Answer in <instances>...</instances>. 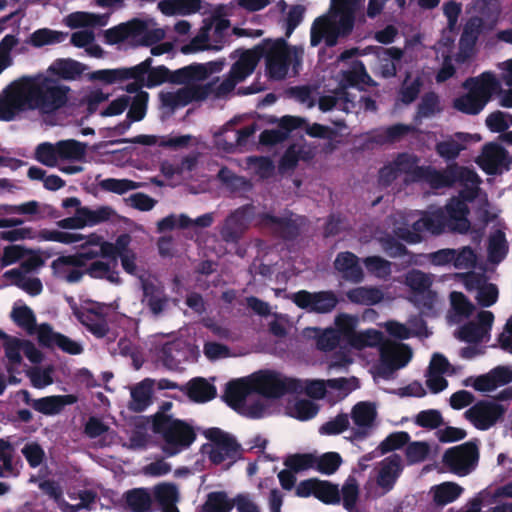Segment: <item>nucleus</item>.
<instances>
[{
  "instance_id": "32",
  "label": "nucleus",
  "mask_w": 512,
  "mask_h": 512,
  "mask_svg": "<svg viewBox=\"0 0 512 512\" xmlns=\"http://www.w3.org/2000/svg\"><path fill=\"white\" fill-rule=\"evenodd\" d=\"M346 297L351 303L373 306L384 299L383 291L378 287L360 286L346 292Z\"/></svg>"
},
{
  "instance_id": "11",
  "label": "nucleus",
  "mask_w": 512,
  "mask_h": 512,
  "mask_svg": "<svg viewBox=\"0 0 512 512\" xmlns=\"http://www.w3.org/2000/svg\"><path fill=\"white\" fill-rule=\"evenodd\" d=\"M291 300L300 309L317 314L330 313L339 303L337 295L332 290L318 292L299 290L292 294Z\"/></svg>"
},
{
  "instance_id": "4",
  "label": "nucleus",
  "mask_w": 512,
  "mask_h": 512,
  "mask_svg": "<svg viewBox=\"0 0 512 512\" xmlns=\"http://www.w3.org/2000/svg\"><path fill=\"white\" fill-rule=\"evenodd\" d=\"M151 431L159 436L163 444L162 452L167 457H173L187 450L196 440L194 427L184 420L174 417H157Z\"/></svg>"
},
{
  "instance_id": "50",
  "label": "nucleus",
  "mask_w": 512,
  "mask_h": 512,
  "mask_svg": "<svg viewBox=\"0 0 512 512\" xmlns=\"http://www.w3.org/2000/svg\"><path fill=\"white\" fill-rule=\"evenodd\" d=\"M314 497L325 504H339L341 501L338 486L329 481L319 479L316 481Z\"/></svg>"
},
{
  "instance_id": "64",
  "label": "nucleus",
  "mask_w": 512,
  "mask_h": 512,
  "mask_svg": "<svg viewBox=\"0 0 512 512\" xmlns=\"http://www.w3.org/2000/svg\"><path fill=\"white\" fill-rule=\"evenodd\" d=\"M91 79L105 84H114L128 80L126 67L96 70L92 72Z\"/></svg>"
},
{
  "instance_id": "36",
  "label": "nucleus",
  "mask_w": 512,
  "mask_h": 512,
  "mask_svg": "<svg viewBox=\"0 0 512 512\" xmlns=\"http://www.w3.org/2000/svg\"><path fill=\"white\" fill-rule=\"evenodd\" d=\"M377 417L376 407L370 402L357 403L351 412L354 424L361 428H371Z\"/></svg>"
},
{
  "instance_id": "16",
  "label": "nucleus",
  "mask_w": 512,
  "mask_h": 512,
  "mask_svg": "<svg viewBox=\"0 0 512 512\" xmlns=\"http://www.w3.org/2000/svg\"><path fill=\"white\" fill-rule=\"evenodd\" d=\"M74 315L78 321L96 338H104L110 332V327L103 308H88L80 310L77 304L74 305Z\"/></svg>"
},
{
  "instance_id": "24",
  "label": "nucleus",
  "mask_w": 512,
  "mask_h": 512,
  "mask_svg": "<svg viewBox=\"0 0 512 512\" xmlns=\"http://www.w3.org/2000/svg\"><path fill=\"white\" fill-rule=\"evenodd\" d=\"M78 401L74 394L51 395L36 399L33 403V409L46 416L60 414L67 405H73Z\"/></svg>"
},
{
  "instance_id": "47",
  "label": "nucleus",
  "mask_w": 512,
  "mask_h": 512,
  "mask_svg": "<svg viewBox=\"0 0 512 512\" xmlns=\"http://www.w3.org/2000/svg\"><path fill=\"white\" fill-rule=\"evenodd\" d=\"M234 507V499L230 500L223 491L211 492L203 505L204 512H230Z\"/></svg>"
},
{
  "instance_id": "59",
  "label": "nucleus",
  "mask_w": 512,
  "mask_h": 512,
  "mask_svg": "<svg viewBox=\"0 0 512 512\" xmlns=\"http://www.w3.org/2000/svg\"><path fill=\"white\" fill-rule=\"evenodd\" d=\"M443 422L441 412L436 409L422 410L416 415L414 420L417 426L430 430L437 429Z\"/></svg>"
},
{
  "instance_id": "61",
  "label": "nucleus",
  "mask_w": 512,
  "mask_h": 512,
  "mask_svg": "<svg viewBox=\"0 0 512 512\" xmlns=\"http://www.w3.org/2000/svg\"><path fill=\"white\" fill-rule=\"evenodd\" d=\"M316 457L312 454H293L284 460V465L294 473L314 467Z\"/></svg>"
},
{
  "instance_id": "15",
  "label": "nucleus",
  "mask_w": 512,
  "mask_h": 512,
  "mask_svg": "<svg viewBox=\"0 0 512 512\" xmlns=\"http://www.w3.org/2000/svg\"><path fill=\"white\" fill-rule=\"evenodd\" d=\"M431 277L418 269H412L405 275V284L415 294L421 296V304L427 309H432L436 301V292L431 290Z\"/></svg>"
},
{
  "instance_id": "2",
  "label": "nucleus",
  "mask_w": 512,
  "mask_h": 512,
  "mask_svg": "<svg viewBox=\"0 0 512 512\" xmlns=\"http://www.w3.org/2000/svg\"><path fill=\"white\" fill-rule=\"evenodd\" d=\"M469 213L467 204L459 198H451L444 208L423 211L421 217L413 223V228L433 235H440L446 229L466 234L471 227Z\"/></svg>"
},
{
  "instance_id": "62",
  "label": "nucleus",
  "mask_w": 512,
  "mask_h": 512,
  "mask_svg": "<svg viewBox=\"0 0 512 512\" xmlns=\"http://www.w3.org/2000/svg\"><path fill=\"white\" fill-rule=\"evenodd\" d=\"M35 158L38 162L48 167H54L57 164L58 147L48 142L41 143L35 151Z\"/></svg>"
},
{
  "instance_id": "53",
  "label": "nucleus",
  "mask_w": 512,
  "mask_h": 512,
  "mask_svg": "<svg viewBox=\"0 0 512 512\" xmlns=\"http://www.w3.org/2000/svg\"><path fill=\"white\" fill-rule=\"evenodd\" d=\"M148 100L149 94L146 91H140L132 97L129 104L130 107L127 113V119L135 122L141 121L146 115Z\"/></svg>"
},
{
  "instance_id": "14",
  "label": "nucleus",
  "mask_w": 512,
  "mask_h": 512,
  "mask_svg": "<svg viewBox=\"0 0 512 512\" xmlns=\"http://www.w3.org/2000/svg\"><path fill=\"white\" fill-rule=\"evenodd\" d=\"M358 323V318L356 316L340 313L335 318V330L338 331V335L341 338L344 337L349 340V342L356 347L370 346L372 345V341L370 339L371 334L374 336H379L380 333L371 330L365 333L358 334L355 329Z\"/></svg>"
},
{
  "instance_id": "30",
  "label": "nucleus",
  "mask_w": 512,
  "mask_h": 512,
  "mask_svg": "<svg viewBox=\"0 0 512 512\" xmlns=\"http://www.w3.org/2000/svg\"><path fill=\"white\" fill-rule=\"evenodd\" d=\"M471 135L468 133L457 132L455 138H449L436 143V153L446 161L455 160L461 151L466 147L464 145L470 139Z\"/></svg>"
},
{
  "instance_id": "21",
  "label": "nucleus",
  "mask_w": 512,
  "mask_h": 512,
  "mask_svg": "<svg viewBox=\"0 0 512 512\" xmlns=\"http://www.w3.org/2000/svg\"><path fill=\"white\" fill-rule=\"evenodd\" d=\"M334 268L341 273L345 281L358 284L364 279V273L359 264V258L350 251L337 254L334 261Z\"/></svg>"
},
{
  "instance_id": "25",
  "label": "nucleus",
  "mask_w": 512,
  "mask_h": 512,
  "mask_svg": "<svg viewBox=\"0 0 512 512\" xmlns=\"http://www.w3.org/2000/svg\"><path fill=\"white\" fill-rule=\"evenodd\" d=\"M144 21L134 18L126 23H121L115 27L105 31V40L108 44H119L125 40L131 39L135 41L144 29Z\"/></svg>"
},
{
  "instance_id": "52",
  "label": "nucleus",
  "mask_w": 512,
  "mask_h": 512,
  "mask_svg": "<svg viewBox=\"0 0 512 512\" xmlns=\"http://www.w3.org/2000/svg\"><path fill=\"white\" fill-rule=\"evenodd\" d=\"M99 186L104 191L123 195L128 191L140 188L141 183L130 179L106 178L99 182Z\"/></svg>"
},
{
  "instance_id": "63",
  "label": "nucleus",
  "mask_w": 512,
  "mask_h": 512,
  "mask_svg": "<svg viewBox=\"0 0 512 512\" xmlns=\"http://www.w3.org/2000/svg\"><path fill=\"white\" fill-rule=\"evenodd\" d=\"M430 447L427 442L415 441L407 444L405 455L409 464L425 461L429 455Z\"/></svg>"
},
{
  "instance_id": "58",
  "label": "nucleus",
  "mask_w": 512,
  "mask_h": 512,
  "mask_svg": "<svg viewBox=\"0 0 512 512\" xmlns=\"http://www.w3.org/2000/svg\"><path fill=\"white\" fill-rule=\"evenodd\" d=\"M342 463V458L337 452H327L316 457V469L325 475H331L335 473Z\"/></svg>"
},
{
  "instance_id": "48",
  "label": "nucleus",
  "mask_w": 512,
  "mask_h": 512,
  "mask_svg": "<svg viewBox=\"0 0 512 512\" xmlns=\"http://www.w3.org/2000/svg\"><path fill=\"white\" fill-rule=\"evenodd\" d=\"M60 159L80 161L85 156L86 145L77 140H62L57 142Z\"/></svg>"
},
{
  "instance_id": "60",
  "label": "nucleus",
  "mask_w": 512,
  "mask_h": 512,
  "mask_svg": "<svg viewBox=\"0 0 512 512\" xmlns=\"http://www.w3.org/2000/svg\"><path fill=\"white\" fill-rule=\"evenodd\" d=\"M144 300L154 315L160 314L168 301L162 292L156 290L154 286L144 287Z\"/></svg>"
},
{
  "instance_id": "22",
  "label": "nucleus",
  "mask_w": 512,
  "mask_h": 512,
  "mask_svg": "<svg viewBox=\"0 0 512 512\" xmlns=\"http://www.w3.org/2000/svg\"><path fill=\"white\" fill-rule=\"evenodd\" d=\"M251 393H253L252 384L248 377L228 382L223 397L229 407L239 411L244 406L246 397Z\"/></svg>"
},
{
  "instance_id": "5",
  "label": "nucleus",
  "mask_w": 512,
  "mask_h": 512,
  "mask_svg": "<svg viewBox=\"0 0 512 512\" xmlns=\"http://www.w3.org/2000/svg\"><path fill=\"white\" fill-rule=\"evenodd\" d=\"M256 51L259 59L265 57L267 74L273 80L285 79L292 62L300 63L297 49L291 48L284 38L265 39L256 46Z\"/></svg>"
},
{
  "instance_id": "12",
  "label": "nucleus",
  "mask_w": 512,
  "mask_h": 512,
  "mask_svg": "<svg viewBox=\"0 0 512 512\" xmlns=\"http://www.w3.org/2000/svg\"><path fill=\"white\" fill-rule=\"evenodd\" d=\"M505 408L496 402L480 400L465 411V418L478 430H488L504 415Z\"/></svg>"
},
{
  "instance_id": "10",
  "label": "nucleus",
  "mask_w": 512,
  "mask_h": 512,
  "mask_svg": "<svg viewBox=\"0 0 512 512\" xmlns=\"http://www.w3.org/2000/svg\"><path fill=\"white\" fill-rule=\"evenodd\" d=\"M302 217L289 213L287 216H275L271 213L259 215L260 225L274 237L284 241H294L301 233Z\"/></svg>"
},
{
  "instance_id": "23",
  "label": "nucleus",
  "mask_w": 512,
  "mask_h": 512,
  "mask_svg": "<svg viewBox=\"0 0 512 512\" xmlns=\"http://www.w3.org/2000/svg\"><path fill=\"white\" fill-rule=\"evenodd\" d=\"M187 352L186 342L176 339L164 343L158 353V357L164 367L169 370H176L187 359Z\"/></svg>"
},
{
  "instance_id": "19",
  "label": "nucleus",
  "mask_w": 512,
  "mask_h": 512,
  "mask_svg": "<svg viewBox=\"0 0 512 512\" xmlns=\"http://www.w3.org/2000/svg\"><path fill=\"white\" fill-rule=\"evenodd\" d=\"M248 206L240 207L230 213L220 230L222 239L227 243H237L248 227Z\"/></svg>"
},
{
  "instance_id": "17",
  "label": "nucleus",
  "mask_w": 512,
  "mask_h": 512,
  "mask_svg": "<svg viewBox=\"0 0 512 512\" xmlns=\"http://www.w3.org/2000/svg\"><path fill=\"white\" fill-rule=\"evenodd\" d=\"M509 153L497 143H487L482 149L479 157V166L489 175H495L502 167L509 169Z\"/></svg>"
},
{
  "instance_id": "40",
  "label": "nucleus",
  "mask_w": 512,
  "mask_h": 512,
  "mask_svg": "<svg viewBox=\"0 0 512 512\" xmlns=\"http://www.w3.org/2000/svg\"><path fill=\"white\" fill-rule=\"evenodd\" d=\"M78 213L81 215L83 226H95L108 221L114 211L109 206H100L93 210L87 206L79 207Z\"/></svg>"
},
{
  "instance_id": "45",
  "label": "nucleus",
  "mask_w": 512,
  "mask_h": 512,
  "mask_svg": "<svg viewBox=\"0 0 512 512\" xmlns=\"http://www.w3.org/2000/svg\"><path fill=\"white\" fill-rule=\"evenodd\" d=\"M85 272L91 278L105 279L111 283L119 284L120 278L115 267H111L109 263L96 260L86 267Z\"/></svg>"
},
{
  "instance_id": "41",
  "label": "nucleus",
  "mask_w": 512,
  "mask_h": 512,
  "mask_svg": "<svg viewBox=\"0 0 512 512\" xmlns=\"http://www.w3.org/2000/svg\"><path fill=\"white\" fill-rule=\"evenodd\" d=\"M217 177L232 192H246L252 187V184L248 179L235 174L227 167H222L219 170Z\"/></svg>"
},
{
  "instance_id": "28",
  "label": "nucleus",
  "mask_w": 512,
  "mask_h": 512,
  "mask_svg": "<svg viewBox=\"0 0 512 512\" xmlns=\"http://www.w3.org/2000/svg\"><path fill=\"white\" fill-rule=\"evenodd\" d=\"M258 61L259 54L256 47L253 50L244 51L239 59L232 64L229 74L240 83L253 73Z\"/></svg>"
},
{
  "instance_id": "6",
  "label": "nucleus",
  "mask_w": 512,
  "mask_h": 512,
  "mask_svg": "<svg viewBox=\"0 0 512 512\" xmlns=\"http://www.w3.org/2000/svg\"><path fill=\"white\" fill-rule=\"evenodd\" d=\"M253 393L268 399H278L286 394L303 393V383L296 378L284 377L272 370H261L250 376Z\"/></svg>"
},
{
  "instance_id": "13",
  "label": "nucleus",
  "mask_w": 512,
  "mask_h": 512,
  "mask_svg": "<svg viewBox=\"0 0 512 512\" xmlns=\"http://www.w3.org/2000/svg\"><path fill=\"white\" fill-rule=\"evenodd\" d=\"M412 358V350L407 344L385 345L380 349L379 375L383 379L392 378L397 369L405 367Z\"/></svg>"
},
{
  "instance_id": "3",
  "label": "nucleus",
  "mask_w": 512,
  "mask_h": 512,
  "mask_svg": "<svg viewBox=\"0 0 512 512\" xmlns=\"http://www.w3.org/2000/svg\"><path fill=\"white\" fill-rule=\"evenodd\" d=\"M463 88L468 92L453 100V108L466 115H478L492 96L501 92V83L493 72L486 71L467 78Z\"/></svg>"
},
{
  "instance_id": "38",
  "label": "nucleus",
  "mask_w": 512,
  "mask_h": 512,
  "mask_svg": "<svg viewBox=\"0 0 512 512\" xmlns=\"http://www.w3.org/2000/svg\"><path fill=\"white\" fill-rule=\"evenodd\" d=\"M207 76V70L201 64L189 65L183 68L171 71L169 83L186 84L192 80H203Z\"/></svg>"
},
{
  "instance_id": "51",
  "label": "nucleus",
  "mask_w": 512,
  "mask_h": 512,
  "mask_svg": "<svg viewBox=\"0 0 512 512\" xmlns=\"http://www.w3.org/2000/svg\"><path fill=\"white\" fill-rule=\"evenodd\" d=\"M11 318L14 323L26 330L29 334H33L36 330V317L32 309L26 305L13 308Z\"/></svg>"
},
{
  "instance_id": "33",
  "label": "nucleus",
  "mask_w": 512,
  "mask_h": 512,
  "mask_svg": "<svg viewBox=\"0 0 512 512\" xmlns=\"http://www.w3.org/2000/svg\"><path fill=\"white\" fill-rule=\"evenodd\" d=\"M124 499L132 512H151L153 498L146 488H133L125 492Z\"/></svg>"
},
{
  "instance_id": "7",
  "label": "nucleus",
  "mask_w": 512,
  "mask_h": 512,
  "mask_svg": "<svg viewBox=\"0 0 512 512\" xmlns=\"http://www.w3.org/2000/svg\"><path fill=\"white\" fill-rule=\"evenodd\" d=\"M203 434L209 442L201 446L200 452L206 455L212 464L220 465L226 460L232 464L240 457L241 445L233 435L218 427L208 428Z\"/></svg>"
},
{
  "instance_id": "43",
  "label": "nucleus",
  "mask_w": 512,
  "mask_h": 512,
  "mask_svg": "<svg viewBox=\"0 0 512 512\" xmlns=\"http://www.w3.org/2000/svg\"><path fill=\"white\" fill-rule=\"evenodd\" d=\"M311 331L314 333L313 338L316 341V347L318 350L323 352H330L334 350L340 342L338 331L334 328H326L324 330L320 328H312Z\"/></svg>"
},
{
  "instance_id": "44",
  "label": "nucleus",
  "mask_w": 512,
  "mask_h": 512,
  "mask_svg": "<svg viewBox=\"0 0 512 512\" xmlns=\"http://www.w3.org/2000/svg\"><path fill=\"white\" fill-rule=\"evenodd\" d=\"M508 253V244L505 233L501 230L495 231L488 241V256L491 262L499 263Z\"/></svg>"
},
{
  "instance_id": "31",
  "label": "nucleus",
  "mask_w": 512,
  "mask_h": 512,
  "mask_svg": "<svg viewBox=\"0 0 512 512\" xmlns=\"http://www.w3.org/2000/svg\"><path fill=\"white\" fill-rule=\"evenodd\" d=\"M183 389L191 400L198 403L210 401L216 396V387L201 377L191 379Z\"/></svg>"
},
{
  "instance_id": "26",
  "label": "nucleus",
  "mask_w": 512,
  "mask_h": 512,
  "mask_svg": "<svg viewBox=\"0 0 512 512\" xmlns=\"http://www.w3.org/2000/svg\"><path fill=\"white\" fill-rule=\"evenodd\" d=\"M403 470L402 459L398 454H392L383 460L377 477V484L386 491L391 490Z\"/></svg>"
},
{
  "instance_id": "35",
  "label": "nucleus",
  "mask_w": 512,
  "mask_h": 512,
  "mask_svg": "<svg viewBox=\"0 0 512 512\" xmlns=\"http://www.w3.org/2000/svg\"><path fill=\"white\" fill-rule=\"evenodd\" d=\"M483 26V19L480 17L475 16L468 19L459 40L460 49L462 51H471L474 48L483 30Z\"/></svg>"
},
{
  "instance_id": "49",
  "label": "nucleus",
  "mask_w": 512,
  "mask_h": 512,
  "mask_svg": "<svg viewBox=\"0 0 512 512\" xmlns=\"http://www.w3.org/2000/svg\"><path fill=\"white\" fill-rule=\"evenodd\" d=\"M422 87L423 79L421 76L417 75L410 81V73H407L399 91L401 102L406 105L414 102L418 98Z\"/></svg>"
},
{
  "instance_id": "39",
  "label": "nucleus",
  "mask_w": 512,
  "mask_h": 512,
  "mask_svg": "<svg viewBox=\"0 0 512 512\" xmlns=\"http://www.w3.org/2000/svg\"><path fill=\"white\" fill-rule=\"evenodd\" d=\"M68 36L67 32L55 31L49 28H41L34 31L29 38V43L36 48L63 42Z\"/></svg>"
},
{
  "instance_id": "34",
  "label": "nucleus",
  "mask_w": 512,
  "mask_h": 512,
  "mask_svg": "<svg viewBox=\"0 0 512 512\" xmlns=\"http://www.w3.org/2000/svg\"><path fill=\"white\" fill-rule=\"evenodd\" d=\"M178 487L174 483L163 482L154 486L153 499L163 509L177 508L176 503L179 501Z\"/></svg>"
},
{
  "instance_id": "56",
  "label": "nucleus",
  "mask_w": 512,
  "mask_h": 512,
  "mask_svg": "<svg viewBox=\"0 0 512 512\" xmlns=\"http://www.w3.org/2000/svg\"><path fill=\"white\" fill-rule=\"evenodd\" d=\"M410 441V435L406 431H397L389 434L378 446L381 454L402 448Z\"/></svg>"
},
{
  "instance_id": "55",
  "label": "nucleus",
  "mask_w": 512,
  "mask_h": 512,
  "mask_svg": "<svg viewBox=\"0 0 512 512\" xmlns=\"http://www.w3.org/2000/svg\"><path fill=\"white\" fill-rule=\"evenodd\" d=\"M474 9L481 15L480 18L491 23L497 22L500 13L501 5L499 0H476Z\"/></svg>"
},
{
  "instance_id": "27",
  "label": "nucleus",
  "mask_w": 512,
  "mask_h": 512,
  "mask_svg": "<svg viewBox=\"0 0 512 512\" xmlns=\"http://www.w3.org/2000/svg\"><path fill=\"white\" fill-rule=\"evenodd\" d=\"M154 385L155 380L146 378L132 388L128 409L135 413L145 411L152 404Z\"/></svg>"
},
{
  "instance_id": "29",
  "label": "nucleus",
  "mask_w": 512,
  "mask_h": 512,
  "mask_svg": "<svg viewBox=\"0 0 512 512\" xmlns=\"http://www.w3.org/2000/svg\"><path fill=\"white\" fill-rule=\"evenodd\" d=\"M85 70V66L71 58H58L52 62L48 72L63 80H75L80 77Z\"/></svg>"
},
{
  "instance_id": "42",
  "label": "nucleus",
  "mask_w": 512,
  "mask_h": 512,
  "mask_svg": "<svg viewBox=\"0 0 512 512\" xmlns=\"http://www.w3.org/2000/svg\"><path fill=\"white\" fill-rule=\"evenodd\" d=\"M463 492V488L454 482H444L434 487L433 501L437 505L454 502Z\"/></svg>"
},
{
  "instance_id": "9",
  "label": "nucleus",
  "mask_w": 512,
  "mask_h": 512,
  "mask_svg": "<svg viewBox=\"0 0 512 512\" xmlns=\"http://www.w3.org/2000/svg\"><path fill=\"white\" fill-rule=\"evenodd\" d=\"M478 461L479 448L476 439L451 447L443 455V463L458 476L470 474L476 468Z\"/></svg>"
},
{
  "instance_id": "8",
  "label": "nucleus",
  "mask_w": 512,
  "mask_h": 512,
  "mask_svg": "<svg viewBox=\"0 0 512 512\" xmlns=\"http://www.w3.org/2000/svg\"><path fill=\"white\" fill-rule=\"evenodd\" d=\"M426 183L433 189H440L452 187L457 183L462 186L467 184L478 185L480 178L473 169L451 163L443 170H437L429 166Z\"/></svg>"
},
{
  "instance_id": "18",
  "label": "nucleus",
  "mask_w": 512,
  "mask_h": 512,
  "mask_svg": "<svg viewBox=\"0 0 512 512\" xmlns=\"http://www.w3.org/2000/svg\"><path fill=\"white\" fill-rule=\"evenodd\" d=\"M419 160V157L414 154L402 152L397 154L392 163L399 175L406 176V183L426 182L429 166H419Z\"/></svg>"
},
{
  "instance_id": "57",
  "label": "nucleus",
  "mask_w": 512,
  "mask_h": 512,
  "mask_svg": "<svg viewBox=\"0 0 512 512\" xmlns=\"http://www.w3.org/2000/svg\"><path fill=\"white\" fill-rule=\"evenodd\" d=\"M349 93L345 87H341L335 91L333 95H323L319 98L318 107L321 111L327 112L338 106L341 102L344 105L351 102Z\"/></svg>"
},
{
  "instance_id": "1",
  "label": "nucleus",
  "mask_w": 512,
  "mask_h": 512,
  "mask_svg": "<svg viewBox=\"0 0 512 512\" xmlns=\"http://www.w3.org/2000/svg\"><path fill=\"white\" fill-rule=\"evenodd\" d=\"M70 91L69 86L50 76H24L15 82L10 93L5 97L0 96V119L12 121L17 114L26 110L54 114L67 105Z\"/></svg>"
},
{
  "instance_id": "46",
  "label": "nucleus",
  "mask_w": 512,
  "mask_h": 512,
  "mask_svg": "<svg viewBox=\"0 0 512 512\" xmlns=\"http://www.w3.org/2000/svg\"><path fill=\"white\" fill-rule=\"evenodd\" d=\"M442 110L439 95L434 91H429L422 96L417 106V117L430 118L441 113Z\"/></svg>"
},
{
  "instance_id": "37",
  "label": "nucleus",
  "mask_w": 512,
  "mask_h": 512,
  "mask_svg": "<svg viewBox=\"0 0 512 512\" xmlns=\"http://www.w3.org/2000/svg\"><path fill=\"white\" fill-rule=\"evenodd\" d=\"M92 256L93 255L83 254L81 252L73 255L60 256L52 261L51 269L55 276H63L67 266L76 268L86 267L87 261L91 260Z\"/></svg>"
},
{
  "instance_id": "20",
  "label": "nucleus",
  "mask_w": 512,
  "mask_h": 512,
  "mask_svg": "<svg viewBox=\"0 0 512 512\" xmlns=\"http://www.w3.org/2000/svg\"><path fill=\"white\" fill-rule=\"evenodd\" d=\"M511 382L512 369L507 366H497L488 373L476 377L472 387L476 391L490 392Z\"/></svg>"
},
{
  "instance_id": "54",
  "label": "nucleus",
  "mask_w": 512,
  "mask_h": 512,
  "mask_svg": "<svg viewBox=\"0 0 512 512\" xmlns=\"http://www.w3.org/2000/svg\"><path fill=\"white\" fill-rule=\"evenodd\" d=\"M343 507L348 512H358L356 504L359 498V486L355 478H348L341 489Z\"/></svg>"
}]
</instances>
